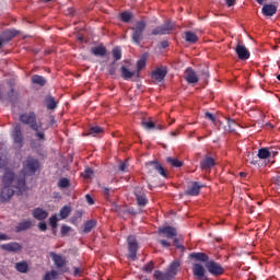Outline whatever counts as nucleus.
Segmentation results:
<instances>
[{
	"label": "nucleus",
	"instance_id": "f257e3e1",
	"mask_svg": "<svg viewBox=\"0 0 280 280\" xmlns=\"http://www.w3.org/2000/svg\"><path fill=\"white\" fill-rule=\"evenodd\" d=\"M1 183L4 187H13V189H18L20 194H23L27 187L25 175H16L12 168H4Z\"/></svg>",
	"mask_w": 280,
	"mask_h": 280
},
{
	"label": "nucleus",
	"instance_id": "f03ea898",
	"mask_svg": "<svg viewBox=\"0 0 280 280\" xmlns=\"http://www.w3.org/2000/svg\"><path fill=\"white\" fill-rule=\"evenodd\" d=\"M180 269V261L174 260L170 264L166 272L161 270H155L153 273L154 279L156 280H172L176 275H178V270Z\"/></svg>",
	"mask_w": 280,
	"mask_h": 280
},
{
	"label": "nucleus",
	"instance_id": "7ed1b4c3",
	"mask_svg": "<svg viewBox=\"0 0 280 280\" xmlns=\"http://www.w3.org/2000/svg\"><path fill=\"white\" fill-rule=\"evenodd\" d=\"M40 170V162L33 156H27L23 162L22 172L24 176H34Z\"/></svg>",
	"mask_w": 280,
	"mask_h": 280
},
{
	"label": "nucleus",
	"instance_id": "20e7f679",
	"mask_svg": "<svg viewBox=\"0 0 280 280\" xmlns=\"http://www.w3.org/2000/svg\"><path fill=\"white\" fill-rule=\"evenodd\" d=\"M145 21H139L131 27V40L135 45H141L143 40V32H145Z\"/></svg>",
	"mask_w": 280,
	"mask_h": 280
},
{
	"label": "nucleus",
	"instance_id": "39448f33",
	"mask_svg": "<svg viewBox=\"0 0 280 280\" xmlns=\"http://www.w3.org/2000/svg\"><path fill=\"white\" fill-rule=\"evenodd\" d=\"M20 121L25 126H30L31 130H38V128H43V124L38 125L36 120V114L34 112L24 113L20 116Z\"/></svg>",
	"mask_w": 280,
	"mask_h": 280
},
{
	"label": "nucleus",
	"instance_id": "423d86ee",
	"mask_svg": "<svg viewBox=\"0 0 280 280\" xmlns=\"http://www.w3.org/2000/svg\"><path fill=\"white\" fill-rule=\"evenodd\" d=\"M205 268L212 277H222L225 272L224 267L213 259H210V261L205 265Z\"/></svg>",
	"mask_w": 280,
	"mask_h": 280
},
{
	"label": "nucleus",
	"instance_id": "0eeeda50",
	"mask_svg": "<svg viewBox=\"0 0 280 280\" xmlns=\"http://www.w3.org/2000/svg\"><path fill=\"white\" fill-rule=\"evenodd\" d=\"M145 168L148 171V174H160V176H163V178H167V173L165 172V168L158 161L147 162Z\"/></svg>",
	"mask_w": 280,
	"mask_h": 280
},
{
	"label": "nucleus",
	"instance_id": "6e6552de",
	"mask_svg": "<svg viewBox=\"0 0 280 280\" xmlns=\"http://www.w3.org/2000/svg\"><path fill=\"white\" fill-rule=\"evenodd\" d=\"M128 243V259H131V261H137V252L139 250V244L137 243V237L135 235H129L127 237Z\"/></svg>",
	"mask_w": 280,
	"mask_h": 280
},
{
	"label": "nucleus",
	"instance_id": "1a4fd4ad",
	"mask_svg": "<svg viewBox=\"0 0 280 280\" xmlns=\"http://www.w3.org/2000/svg\"><path fill=\"white\" fill-rule=\"evenodd\" d=\"M51 259H52L59 275H65L69 271V268L67 266V259H65L62 256H60L56 253H52Z\"/></svg>",
	"mask_w": 280,
	"mask_h": 280
},
{
	"label": "nucleus",
	"instance_id": "9d476101",
	"mask_svg": "<svg viewBox=\"0 0 280 280\" xmlns=\"http://www.w3.org/2000/svg\"><path fill=\"white\" fill-rule=\"evenodd\" d=\"M174 30V22L167 21L163 25H160L152 31L153 36H165L172 34Z\"/></svg>",
	"mask_w": 280,
	"mask_h": 280
},
{
	"label": "nucleus",
	"instance_id": "9b49d317",
	"mask_svg": "<svg viewBox=\"0 0 280 280\" xmlns=\"http://www.w3.org/2000/svg\"><path fill=\"white\" fill-rule=\"evenodd\" d=\"M15 191L10 186H3L0 189V205H8L14 198Z\"/></svg>",
	"mask_w": 280,
	"mask_h": 280
},
{
	"label": "nucleus",
	"instance_id": "f8f14e48",
	"mask_svg": "<svg viewBox=\"0 0 280 280\" xmlns=\"http://www.w3.org/2000/svg\"><path fill=\"white\" fill-rule=\"evenodd\" d=\"M166 75H167V67L165 66H161L160 68H156L151 73V78L152 80H154V82H163Z\"/></svg>",
	"mask_w": 280,
	"mask_h": 280
},
{
	"label": "nucleus",
	"instance_id": "ddd939ff",
	"mask_svg": "<svg viewBox=\"0 0 280 280\" xmlns=\"http://www.w3.org/2000/svg\"><path fill=\"white\" fill-rule=\"evenodd\" d=\"M11 137H12L13 143H15V145H18L20 148L23 145L24 138H23V131L21 130V125L14 126Z\"/></svg>",
	"mask_w": 280,
	"mask_h": 280
},
{
	"label": "nucleus",
	"instance_id": "4468645a",
	"mask_svg": "<svg viewBox=\"0 0 280 280\" xmlns=\"http://www.w3.org/2000/svg\"><path fill=\"white\" fill-rule=\"evenodd\" d=\"M235 51L240 60H248L250 58V51H248V48L242 42L237 43Z\"/></svg>",
	"mask_w": 280,
	"mask_h": 280
},
{
	"label": "nucleus",
	"instance_id": "2eb2a0df",
	"mask_svg": "<svg viewBox=\"0 0 280 280\" xmlns=\"http://www.w3.org/2000/svg\"><path fill=\"white\" fill-rule=\"evenodd\" d=\"M159 235L172 240V237H176V235H178V232L176 231V228L167 225L159 228Z\"/></svg>",
	"mask_w": 280,
	"mask_h": 280
},
{
	"label": "nucleus",
	"instance_id": "dca6fc26",
	"mask_svg": "<svg viewBox=\"0 0 280 280\" xmlns=\"http://www.w3.org/2000/svg\"><path fill=\"white\" fill-rule=\"evenodd\" d=\"M2 250H5L7 253H21L23 250V245L18 242H11L7 244H2L0 246Z\"/></svg>",
	"mask_w": 280,
	"mask_h": 280
},
{
	"label": "nucleus",
	"instance_id": "f3484780",
	"mask_svg": "<svg viewBox=\"0 0 280 280\" xmlns=\"http://www.w3.org/2000/svg\"><path fill=\"white\" fill-rule=\"evenodd\" d=\"M207 272V269H205V266L200 264H195L192 266V273L198 280H211L209 277L205 276Z\"/></svg>",
	"mask_w": 280,
	"mask_h": 280
},
{
	"label": "nucleus",
	"instance_id": "a211bd4d",
	"mask_svg": "<svg viewBox=\"0 0 280 280\" xmlns=\"http://www.w3.org/2000/svg\"><path fill=\"white\" fill-rule=\"evenodd\" d=\"M184 79L186 80V82H188V84H198L200 80L196 71H194V68H187L185 70Z\"/></svg>",
	"mask_w": 280,
	"mask_h": 280
},
{
	"label": "nucleus",
	"instance_id": "6ab92c4d",
	"mask_svg": "<svg viewBox=\"0 0 280 280\" xmlns=\"http://www.w3.org/2000/svg\"><path fill=\"white\" fill-rule=\"evenodd\" d=\"M32 215L35 220L43 222V220H47V218H49V212L43 208H35L32 210Z\"/></svg>",
	"mask_w": 280,
	"mask_h": 280
},
{
	"label": "nucleus",
	"instance_id": "aec40b11",
	"mask_svg": "<svg viewBox=\"0 0 280 280\" xmlns=\"http://www.w3.org/2000/svg\"><path fill=\"white\" fill-rule=\"evenodd\" d=\"M202 187H205V185H202L200 182H194L186 190V196H198Z\"/></svg>",
	"mask_w": 280,
	"mask_h": 280
},
{
	"label": "nucleus",
	"instance_id": "412c9836",
	"mask_svg": "<svg viewBox=\"0 0 280 280\" xmlns=\"http://www.w3.org/2000/svg\"><path fill=\"white\" fill-rule=\"evenodd\" d=\"M189 259H194L195 261H201V264H209L211 259H209V255L200 252H195L189 254Z\"/></svg>",
	"mask_w": 280,
	"mask_h": 280
},
{
	"label": "nucleus",
	"instance_id": "4be33fe9",
	"mask_svg": "<svg viewBox=\"0 0 280 280\" xmlns=\"http://www.w3.org/2000/svg\"><path fill=\"white\" fill-rule=\"evenodd\" d=\"M215 165V159L211 156H205L203 160L200 162V168L206 171L211 170Z\"/></svg>",
	"mask_w": 280,
	"mask_h": 280
},
{
	"label": "nucleus",
	"instance_id": "5701e85b",
	"mask_svg": "<svg viewBox=\"0 0 280 280\" xmlns=\"http://www.w3.org/2000/svg\"><path fill=\"white\" fill-rule=\"evenodd\" d=\"M277 4H264L261 13L264 16H275L277 14Z\"/></svg>",
	"mask_w": 280,
	"mask_h": 280
},
{
	"label": "nucleus",
	"instance_id": "b1692460",
	"mask_svg": "<svg viewBox=\"0 0 280 280\" xmlns=\"http://www.w3.org/2000/svg\"><path fill=\"white\" fill-rule=\"evenodd\" d=\"M120 75L122 80H132V78H137V72L130 71L126 66H121Z\"/></svg>",
	"mask_w": 280,
	"mask_h": 280
},
{
	"label": "nucleus",
	"instance_id": "393cba45",
	"mask_svg": "<svg viewBox=\"0 0 280 280\" xmlns=\"http://www.w3.org/2000/svg\"><path fill=\"white\" fill-rule=\"evenodd\" d=\"M138 207H145L148 205V196L143 191L135 192Z\"/></svg>",
	"mask_w": 280,
	"mask_h": 280
},
{
	"label": "nucleus",
	"instance_id": "a878e982",
	"mask_svg": "<svg viewBox=\"0 0 280 280\" xmlns=\"http://www.w3.org/2000/svg\"><path fill=\"white\" fill-rule=\"evenodd\" d=\"M32 220H24L18 223V225L15 226V231L16 233H22V231H27L28 229H32Z\"/></svg>",
	"mask_w": 280,
	"mask_h": 280
},
{
	"label": "nucleus",
	"instance_id": "bb28decb",
	"mask_svg": "<svg viewBox=\"0 0 280 280\" xmlns=\"http://www.w3.org/2000/svg\"><path fill=\"white\" fill-rule=\"evenodd\" d=\"M106 47L104 45H100V46H95L91 48V54L93 56H100L102 58H104V56H106Z\"/></svg>",
	"mask_w": 280,
	"mask_h": 280
},
{
	"label": "nucleus",
	"instance_id": "cd10ccee",
	"mask_svg": "<svg viewBox=\"0 0 280 280\" xmlns=\"http://www.w3.org/2000/svg\"><path fill=\"white\" fill-rule=\"evenodd\" d=\"M32 83L37 84V86H45L47 84V79L43 75L34 74L32 78Z\"/></svg>",
	"mask_w": 280,
	"mask_h": 280
},
{
	"label": "nucleus",
	"instance_id": "c85d7f7f",
	"mask_svg": "<svg viewBox=\"0 0 280 280\" xmlns=\"http://www.w3.org/2000/svg\"><path fill=\"white\" fill-rule=\"evenodd\" d=\"M185 40L186 43H190L191 45H195V43H198V35L191 31H187L185 33Z\"/></svg>",
	"mask_w": 280,
	"mask_h": 280
},
{
	"label": "nucleus",
	"instance_id": "c756f323",
	"mask_svg": "<svg viewBox=\"0 0 280 280\" xmlns=\"http://www.w3.org/2000/svg\"><path fill=\"white\" fill-rule=\"evenodd\" d=\"M145 60H148V56L143 55L138 61H137V78H139V73H141L142 69H145Z\"/></svg>",
	"mask_w": 280,
	"mask_h": 280
},
{
	"label": "nucleus",
	"instance_id": "7c9ffc66",
	"mask_svg": "<svg viewBox=\"0 0 280 280\" xmlns=\"http://www.w3.org/2000/svg\"><path fill=\"white\" fill-rule=\"evenodd\" d=\"M97 226V221L96 220H89L84 223L83 225V233H91L93 229Z\"/></svg>",
	"mask_w": 280,
	"mask_h": 280
},
{
	"label": "nucleus",
	"instance_id": "2f4dec72",
	"mask_svg": "<svg viewBox=\"0 0 280 280\" xmlns=\"http://www.w3.org/2000/svg\"><path fill=\"white\" fill-rule=\"evenodd\" d=\"M112 56L114 58V61L112 62V65H115V62H118V60H121V47L119 46L114 47L112 50Z\"/></svg>",
	"mask_w": 280,
	"mask_h": 280
},
{
	"label": "nucleus",
	"instance_id": "473e14b6",
	"mask_svg": "<svg viewBox=\"0 0 280 280\" xmlns=\"http://www.w3.org/2000/svg\"><path fill=\"white\" fill-rule=\"evenodd\" d=\"M166 162L170 165H172V167H183V161H180L176 158L168 156V158H166Z\"/></svg>",
	"mask_w": 280,
	"mask_h": 280
},
{
	"label": "nucleus",
	"instance_id": "72a5a7b5",
	"mask_svg": "<svg viewBox=\"0 0 280 280\" xmlns=\"http://www.w3.org/2000/svg\"><path fill=\"white\" fill-rule=\"evenodd\" d=\"M59 215H60L61 220H67V217L71 215V207H69V206L62 207L59 211Z\"/></svg>",
	"mask_w": 280,
	"mask_h": 280
},
{
	"label": "nucleus",
	"instance_id": "f704fd0d",
	"mask_svg": "<svg viewBox=\"0 0 280 280\" xmlns=\"http://www.w3.org/2000/svg\"><path fill=\"white\" fill-rule=\"evenodd\" d=\"M119 19L122 21V23H130V21H132V13L125 11L119 14Z\"/></svg>",
	"mask_w": 280,
	"mask_h": 280
},
{
	"label": "nucleus",
	"instance_id": "c9c22d12",
	"mask_svg": "<svg viewBox=\"0 0 280 280\" xmlns=\"http://www.w3.org/2000/svg\"><path fill=\"white\" fill-rule=\"evenodd\" d=\"M101 189H102V194L106 200H110V197L113 196V194H115V190L113 188L101 187Z\"/></svg>",
	"mask_w": 280,
	"mask_h": 280
},
{
	"label": "nucleus",
	"instance_id": "e433bc0d",
	"mask_svg": "<svg viewBox=\"0 0 280 280\" xmlns=\"http://www.w3.org/2000/svg\"><path fill=\"white\" fill-rule=\"evenodd\" d=\"M102 132H104V128L100 126H94L89 129V135L92 137H97V135H102Z\"/></svg>",
	"mask_w": 280,
	"mask_h": 280
},
{
	"label": "nucleus",
	"instance_id": "4c0bfd02",
	"mask_svg": "<svg viewBox=\"0 0 280 280\" xmlns=\"http://www.w3.org/2000/svg\"><path fill=\"white\" fill-rule=\"evenodd\" d=\"M258 159H270V150L268 148H261L258 150Z\"/></svg>",
	"mask_w": 280,
	"mask_h": 280
},
{
	"label": "nucleus",
	"instance_id": "58836bf2",
	"mask_svg": "<svg viewBox=\"0 0 280 280\" xmlns=\"http://www.w3.org/2000/svg\"><path fill=\"white\" fill-rule=\"evenodd\" d=\"M49 224L52 229L54 235H56V229H58V217L56 214L49 218Z\"/></svg>",
	"mask_w": 280,
	"mask_h": 280
},
{
	"label": "nucleus",
	"instance_id": "ea45409f",
	"mask_svg": "<svg viewBox=\"0 0 280 280\" xmlns=\"http://www.w3.org/2000/svg\"><path fill=\"white\" fill-rule=\"evenodd\" d=\"M70 185L71 182L67 177H62L58 182V187H60V189H67V187H69Z\"/></svg>",
	"mask_w": 280,
	"mask_h": 280
},
{
	"label": "nucleus",
	"instance_id": "a19ab883",
	"mask_svg": "<svg viewBox=\"0 0 280 280\" xmlns=\"http://www.w3.org/2000/svg\"><path fill=\"white\" fill-rule=\"evenodd\" d=\"M142 127L145 130H154V128H156V124H154V121H152V120H143Z\"/></svg>",
	"mask_w": 280,
	"mask_h": 280
},
{
	"label": "nucleus",
	"instance_id": "79ce46f5",
	"mask_svg": "<svg viewBox=\"0 0 280 280\" xmlns=\"http://www.w3.org/2000/svg\"><path fill=\"white\" fill-rule=\"evenodd\" d=\"M46 102L48 110H54L58 106L54 96L48 97Z\"/></svg>",
	"mask_w": 280,
	"mask_h": 280
},
{
	"label": "nucleus",
	"instance_id": "37998d69",
	"mask_svg": "<svg viewBox=\"0 0 280 280\" xmlns=\"http://www.w3.org/2000/svg\"><path fill=\"white\" fill-rule=\"evenodd\" d=\"M228 126H229L231 132H235L237 130V128H240V125L234 119H229Z\"/></svg>",
	"mask_w": 280,
	"mask_h": 280
},
{
	"label": "nucleus",
	"instance_id": "c03bdc74",
	"mask_svg": "<svg viewBox=\"0 0 280 280\" xmlns=\"http://www.w3.org/2000/svg\"><path fill=\"white\" fill-rule=\"evenodd\" d=\"M15 268H16V271L18 272H27V262H18L16 265H15Z\"/></svg>",
	"mask_w": 280,
	"mask_h": 280
},
{
	"label": "nucleus",
	"instance_id": "a18cd8bd",
	"mask_svg": "<svg viewBox=\"0 0 280 280\" xmlns=\"http://www.w3.org/2000/svg\"><path fill=\"white\" fill-rule=\"evenodd\" d=\"M142 270L143 272H152V270H154V262L152 260H150L148 264H145L143 267H142Z\"/></svg>",
	"mask_w": 280,
	"mask_h": 280
},
{
	"label": "nucleus",
	"instance_id": "49530a36",
	"mask_svg": "<svg viewBox=\"0 0 280 280\" xmlns=\"http://www.w3.org/2000/svg\"><path fill=\"white\" fill-rule=\"evenodd\" d=\"M33 131L35 132L37 141H45V131H40V128H37V130Z\"/></svg>",
	"mask_w": 280,
	"mask_h": 280
},
{
	"label": "nucleus",
	"instance_id": "de8ad7c7",
	"mask_svg": "<svg viewBox=\"0 0 280 280\" xmlns=\"http://www.w3.org/2000/svg\"><path fill=\"white\" fill-rule=\"evenodd\" d=\"M81 176H83V178H93V168L86 167Z\"/></svg>",
	"mask_w": 280,
	"mask_h": 280
},
{
	"label": "nucleus",
	"instance_id": "09e8293b",
	"mask_svg": "<svg viewBox=\"0 0 280 280\" xmlns=\"http://www.w3.org/2000/svg\"><path fill=\"white\" fill-rule=\"evenodd\" d=\"M3 36H5V40H12V38H14L16 36V34H14V32L12 31H5L3 33Z\"/></svg>",
	"mask_w": 280,
	"mask_h": 280
},
{
	"label": "nucleus",
	"instance_id": "8fccbe9b",
	"mask_svg": "<svg viewBox=\"0 0 280 280\" xmlns=\"http://www.w3.org/2000/svg\"><path fill=\"white\" fill-rule=\"evenodd\" d=\"M71 231V226L62 225L61 226V237H66V235Z\"/></svg>",
	"mask_w": 280,
	"mask_h": 280
},
{
	"label": "nucleus",
	"instance_id": "3c124183",
	"mask_svg": "<svg viewBox=\"0 0 280 280\" xmlns=\"http://www.w3.org/2000/svg\"><path fill=\"white\" fill-rule=\"evenodd\" d=\"M119 172H128V163L126 162H120L118 165Z\"/></svg>",
	"mask_w": 280,
	"mask_h": 280
},
{
	"label": "nucleus",
	"instance_id": "603ef678",
	"mask_svg": "<svg viewBox=\"0 0 280 280\" xmlns=\"http://www.w3.org/2000/svg\"><path fill=\"white\" fill-rule=\"evenodd\" d=\"M205 117H206V119H209L210 121H212V124H215V116H213V114L207 112L205 114Z\"/></svg>",
	"mask_w": 280,
	"mask_h": 280
},
{
	"label": "nucleus",
	"instance_id": "864d4df0",
	"mask_svg": "<svg viewBox=\"0 0 280 280\" xmlns=\"http://www.w3.org/2000/svg\"><path fill=\"white\" fill-rule=\"evenodd\" d=\"M47 273L49 275L50 279H54V280L58 279V271L51 270V271H48Z\"/></svg>",
	"mask_w": 280,
	"mask_h": 280
},
{
	"label": "nucleus",
	"instance_id": "5fc2aeb1",
	"mask_svg": "<svg viewBox=\"0 0 280 280\" xmlns=\"http://www.w3.org/2000/svg\"><path fill=\"white\" fill-rule=\"evenodd\" d=\"M161 246L164 248H170L172 246V243L167 242L166 240H161L160 241Z\"/></svg>",
	"mask_w": 280,
	"mask_h": 280
},
{
	"label": "nucleus",
	"instance_id": "6e6d98bb",
	"mask_svg": "<svg viewBox=\"0 0 280 280\" xmlns=\"http://www.w3.org/2000/svg\"><path fill=\"white\" fill-rule=\"evenodd\" d=\"M9 240H12L8 234L0 233V242H8Z\"/></svg>",
	"mask_w": 280,
	"mask_h": 280
},
{
	"label": "nucleus",
	"instance_id": "4d7b16f0",
	"mask_svg": "<svg viewBox=\"0 0 280 280\" xmlns=\"http://www.w3.org/2000/svg\"><path fill=\"white\" fill-rule=\"evenodd\" d=\"M38 229H39V231H43V232L47 231V223L39 222L38 223Z\"/></svg>",
	"mask_w": 280,
	"mask_h": 280
},
{
	"label": "nucleus",
	"instance_id": "13d9d810",
	"mask_svg": "<svg viewBox=\"0 0 280 280\" xmlns=\"http://www.w3.org/2000/svg\"><path fill=\"white\" fill-rule=\"evenodd\" d=\"M85 200L89 205H95V200H93V197H91V195H85Z\"/></svg>",
	"mask_w": 280,
	"mask_h": 280
},
{
	"label": "nucleus",
	"instance_id": "bf43d9fd",
	"mask_svg": "<svg viewBox=\"0 0 280 280\" xmlns=\"http://www.w3.org/2000/svg\"><path fill=\"white\" fill-rule=\"evenodd\" d=\"M228 8H233L237 3V0H225Z\"/></svg>",
	"mask_w": 280,
	"mask_h": 280
},
{
	"label": "nucleus",
	"instance_id": "052dcab7",
	"mask_svg": "<svg viewBox=\"0 0 280 280\" xmlns=\"http://www.w3.org/2000/svg\"><path fill=\"white\" fill-rule=\"evenodd\" d=\"M160 47H161L162 49H167V47H170V42H167V40H162V42L160 43Z\"/></svg>",
	"mask_w": 280,
	"mask_h": 280
},
{
	"label": "nucleus",
	"instance_id": "680f3d73",
	"mask_svg": "<svg viewBox=\"0 0 280 280\" xmlns=\"http://www.w3.org/2000/svg\"><path fill=\"white\" fill-rule=\"evenodd\" d=\"M109 75H115L117 73V68L113 67V65L108 69Z\"/></svg>",
	"mask_w": 280,
	"mask_h": 280
},
{
	"label": "nucleus",
	"instance_id": "e2e57ef3",
	"mask_svg": "<svg viewBox=\"0 0 280 280\" xmlns=\"http://www.w3.org/2000/svg\"><path fill=\"white\" fill-rule=\"evenodd\" d=\"M5 165H8V162L5 159H3V156H0V170H3Z\"/></svg>",
	"mask_w": 280,
	"mask_h": 280
},
{
	"label": "nucleus",
	"instance_id": "0e129e2a",
	"mask_svg": "<svg viewBox=\"0 0 280 280\" xmlns=\"http://www.w3.org/2000/svg\"><path fill=\"white\" fill-rule=\"evenodd\" d=\"M174 246H176V248H185V247H183V245H180L179 243H178V238H174Z\"/></svg>",
	"mask_w": 280,
	"mask_h": 280
},
{
	"label": "nucleus",
	"instance_id": "69168bd1",
	"mask_svg": "<svg viewBox=\"0 0 280 280\" xmlns=\"http://www.w3.org/2000/svg\"><path fill=\"white\" fill-rule=\"evenodd\" d=\"M128 213H129L130 215H137V211L135 210V208H129V209H128Z\"/></svg>",
	"mask_w": 280,
	"mask_h": 280
},
{
	"label": "nucleus",
	"instance_id": "338daca9",
	"mask_svg": "<svg viewBox=\"0 0 280 280\" xmlns=\"http://www.w3.org/2000/svg\"><path fill=\"white\" fill-rule=\"evenodd\" d=\"M43 280H51V276L48 272L44 276Z\"/></svg>",
	"mask_w": 280,
	"mask_h": 280
},
{
	"label": "nucleus",
	"instance_id": "774afa93",
	"mask_svg": "<svg viewBox=\"0 0 280 280\" xmlns=\"http://www.w3.org/2000/svg\"><path fill=\"white\" fill-rule=\"evenodd\" d=\"M276 185L278 186V187H280V176H278L277 178H276Z\"/></svg>",
	"mask_w": 280,
	"mask_h": 280
}]
</instances>
